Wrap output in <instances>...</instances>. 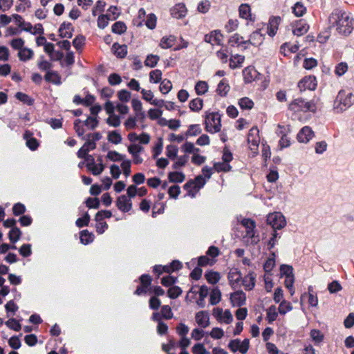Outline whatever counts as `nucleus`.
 <instances>
[{"label": "nucleus", "mask_w": 354, "mask_h": 354, "mask_svg": "<svg viewBox=\"0 0 354 354\" xmlns=\"http://www.w3.org/2000/svg\"><path fill=\"white\" fill-rule=\"evenodd\" d=\"M353 19L344 10L335 8L328 17L330 28H335L341 35L347 37L353 29Z\"/></svg>", "instance_id": "nucleus-1"}, {"label": "nucleus", "mask_w": 354, "mask_h": 354, "mask_svg": "<svg viewBox=\"0 0 354 354\" xmlns=\"http://www.w3.org/2000/svg\"><path fill=\"white\" fill-rule=\"evenodd\" d=\"M354 102V95L351 92L340 90L334 101V110L337 113L342 112L350 107Z\"/></svg>", "instance_id": "nucleus-2"}, {"label": "nucleus", "mask_w": 354, "mask_h": 354, "mask_svg": "<svg viewBox=\"0 0 354 354\" xmlns=\"http://www.w3.org/2000/svg\"><path fill=\"white\" fill-rule=\"evenodd\" d=\"M288 109L292 112H314L316 110L315 104L313 101H306L301 97L292 100L288 105Z\"/></svg>", "instance_id": "nucleus-3"}, {"label": "nucleus", "mask_w": 354, "mask_h": 354, "mask_svg": "<svg viewBox=\"0 0 354 354\" xmlns=\"http://www.w3.org/2000/svg\"><path fill=\"white\" fill-rule=\"evenodd\" d=\"M205 125L206 131L209 133L219 132L221 128V115L218 112H213L207 115Z\"/></svg>", "instance_id": "nucleus-4"}, {"label": "nucleus", "mask_w": 354, "mask_h": 354, "mask_svg": "<svg viewBox=\"0 0 354 354\" xmlns=\"http://www.w3.org/2000/svg\"><path fill=\"white\" fill-rule=\"evenodd\" d=\"M267 223L273 228V231L281 230L286 225L285 217L279 212L270 214L267 217Z\"/></svg>", "instance_id": "nucleus-5"}, {"label": "nucleus", "mask_w": 354, "mask_h": 354, "mask_svg": "<svg viewBox=\"0 0 354 354\" xmlns=\"http://www.w3.org/2000/svg\"><path fill=\"white\" fill-rule=\"evenodd\" d=\"M250 347V341L248 339H244L242 342L239 339H232L228 344V348L235 353L239 351L241 353L245 354Z\"/></svg>", "instance_id": "nucleus-6"}, {"label": "nucleus", "mask_w": 354, "mask_h": 354, "mask_svg": "<svg viewBox=\"0 0 354 354\" xmlns=\"http://www.w3.org/2000/svg\"><path fill=\"white\" fill-rule=\"evenodd\" d=\"M317 86V81L314 75H308L303 77L298 82V88L300 91H304L306 90L315 91Z\"/></svg>", "instance_id": "nucleus-7"}, {"label": "nucleus", "mask_w": 354, "mask_h": 354, "mask_svg": "<svg viewBox=\"0 0 354 354\" xmlns=\"http://www.w3.org/2000/svg\"><path fill=\"white\" fill-rule=\"evenodd\" d=\"M86 167L87 169L94 176L100 175L104 169L103 163H95L93 156L87 157Z\"/></svg>", "instance_id": "nucleus-8"}, {"label": "nucleus", "mask_w": 354, "mask_h": 354, "mask_svg": "<svg viewBox=\"0 0 354 354\" xmlns=\"http://www.w3.org/2000/svg\"><path fill=\"white\" fill-rule=\"evenodd\" d=\"M230 299L232 306L241 307L246 304V295L243 290H236L230 294Z\"/></svg>", "instance_id": "nucleus-9"}, {"label": "nucleus", "mask_w": 354, "mask_h": 354, "mask_svg": "<svg viewBox=\"0 0 354 354\" xmlns=\"http://www.w3.org/2000/svg\"><path fill=\"white\" fill-rule=\"evenodd\" d=\"M229 284L232 289H236L242 279V274L241 271L236 268H231L227 274Z\"/></svg>", "instance_id": "nucleus-10"}, {"label": "nucleus", "mask_w": 354, "mask_h": 354, "mask_svg": "<svg viewBox=\"0 0 354 354\" xmlns=\"http://www.w3.org/2000/svg\"><path fill=\"white\" fill-rule=\"evenodd\" d=\"M184 189L187 192V196L191 198L196 197L199 192V176H196L194 180L188 181L185 185Z\"/></svg>", "instance_id": "nucleus-11"}, {"label": "nucleus", "mask_w": 354, "mask_h": 354, "mask_svg": "<svg viewBox=\"0 0 354 354\" xmlns=\"http://www.w3.org/2000/svg\"><path fill=\"white\" fill-rule=\"evenodd\" d=\"M281 21V19L279 16H272L270 17L267 28V33L269 36L274 37L277 34Z\"/></svg>", "instance_id": "nucleus-12"}, {"label": "nucleus", "mask_w": 354, "mask_h": 354, "mask_svg": "<svg viewBox=\"0 0 354 354\" xmlns=\"http://www.w3.org/2000/svg\"><path fill=\"white\" fill-rule=\"evenodd\" d=\"M223 39V35L219 30H213L209 34H207L205 36V41L210 43L212 45H221Z\"/></svg>", "instance_id": "nucleus-13"}, {"label": "nucleus", "mask_w": 354, "mask_h": 354, "mask_svg": "<svg viewBox=\"0 0 354 354\" xmlns=\"http://www.w3.org/2000/svg\"><path fill=\"white\" fill-rule=\"evenodd\" d=\"M314 136L312 129L308 126L304 127L297 133V139L298 142L307 143Z\"/></svg>", "instance_id": "nucleus-14"}, {"label": "nucleus", "mask_w": 354, "mask_h": 354, "mask_svg": "<svg viewBox=\"0 0 354 354\" xmlns=\"http://www.w3.org/2000/svg\"><path fill=\"white\" fill-rule=\"evenodd\" d=\"M116 206L120 211L127 212L131 209L132 203L126 195H122L117 198Z\"/></svg>", "instance_id": "nucleus-15"}, {"label": "nucleus", "mask_w": 354, "mask_h": 354, "mask_svg": "<svg viewBox=\"0 0 354 354\" xmlns=\"http://www.w3.org/2000/svg\"><path fill=\"white\" fill-rule=\"evenodd\" d=\"M244 288L247 291H250L254 289L256 283V274L253 271L249 272V273L244 277H242L241 281Z\"/></svg>", "instance_id": "nucleus-16"}, {"label": "nucleus", "mask_w": 354, "mask_h": 354, "mask_svg": "<svg viewBox=\"0 0 354 354\" xmlns=\"http://www.w3.org/2000/svg\"><path fill=\"white\" fill-rule=\"evenodd\" d=\"M239 17L247 21L254 22L255 17L251 13V8L248 3H242L239 8Z\"/></svg>", "instance_id": "nucleus-17"}, {"label": "nucleus", "mask_w": 354, "mask_h": 354, "mask_svg": "<svg viewBox=\"0 0 354 354\" xmlns=\"http://www.w3.org/2000/svg\"><path fill=\"white\" fill-rule=\"evenodd\" d=\"M309 29L308 24L304 19H300L296 21L292 30L295 35L301 36L306 34Z\"/></svg>", "instance_id": "nucleus-18"}, {"label": "nucleus", "mask_w": 354, "mask_h": 354, "mask_svg": "<svg viewBox=\"0 0 354 354\" xmlns=\"http://www.w3.org/2000/svg\"><path fill=\"white\" fill-rule=\"evenodd\" d=\"M264 39L265 35L261 32V30H257L250 35V44L254 46H259Z\"/></svg>", "instance_id": "nucleus-19"}, {"label": "nucleus", "mask_w": 354, "mask_h": 354, "mask_svg": "<svg viewBox=\"0 0 354 354\" xmlns=\"http://www.w3.org/2000/svg\"><path fill=\"white\" fill-rule=\"evenodd\" d=\"M132 107L135 111V115L139 120H143L145 118V113L142 111V102L137 99H133L131 101Z\"/></svg>", "instance_id": "nucleus-20"}, {"label": "nucleus", "mask_w": 354, "mask_h": 354, "mask_svg": "<svg viewBox=\"0 0 354 354\" xmlns=\"http://www.w3.org/2000/svg\"><path fill=\"white\" fill-rule=\"evenodd\" d=\"M259 133V131L257 127H252L249 131L248 136V141L249 143H251L253 146L257 147L260 142V137Z\"/></svg>", "instance_id": "nucleus-21"}, {"label": "nucleus", "mask_w": 354, "mask_h": 354, "mask_svg": "<svg viewBox=\"0 0 354 354\" xmlns=\"http://www.w3.org/2000/svg\"><path fill=\"white\" fill-rule=\"evenodd\" d=\"M241 223L246 229V236H253V232L256 227L255 221L252 218H245Z\"/></svg>", "instance_id": "nucleus-22"}, {"label": "nucleus", "mask_w": 354, "mask_h": 354, "mask_svg": "<svg viewBox=\"0 0 354 354\" xmlns=\"http://www.w3.org/2000/svg\"><path fill=\"white\" fill-rule=\"evenodd\" d=\"M183 150L185 153H194L192 157V162L197 165H199V156L195 153V152L198 151V149L194 147L193 143L190 142H187L183 145Z\"/></svg>", "instance_id": "nucleus-23"}, {"label": "nucleus", "mask_w": 354, "mask_h": 354, "mask_svg": "<svg viewBox=\"0 0 354 354\" xmlns=\"http://www.w3.org/2000/svg\"><path fill=\"white\" fill-rule=\"evenodd\" d=\"M12 19H13L15 24L25 31L30 32L32 30V25L30 23L26 22L21 16L15 14L12 15Z\"/></svg>", "instance_id": "nucleus-24"}, {"label": "nucleus", "mask_w": 354, "mask_h": 354, "mask_svg": "<svg viewBox=\"0 0 354 354\" xmlns=\"http://www.w3.org/2000/svg\"><path fill=\"white\" fill-rule=\"evenodd\" d=\"M186 12V7L183 3L176 4L171 10L172 17L176 19H180L185 17Z\"/></svg>", "instance_id": "nucleus-25"}, {"label": "nucleus", "mask_w": 354, "mask_h": 354, "mask_svg": "<svg viewBox=\"0 0 354 354\" xmlns=\"http://www.w3.org/2000/svg\"><path fill=\"white\" fill-rule=\"evenodd\" d=\"M230 86L228 80L225 78L222 79L218 84L216 92L221 97H225L230 91Z\"/></svg>", "instance_id": "nucleus-26"}, {"label": "nucleus", "mask_w": 354, "mask_h": 354, "mask_svg": "<svg viewBox=\"0 0 354 354\" xmlns=\"http://www.w3.org/2000/svg\"><path fill=\"white\" fill-rule=\"evenodd\" d=\"M204 277L207 281L212 285L216 284L221 279L220 273L212 270H207Z\"/></svg>", "instance_id": "nucleus-27"}, {"label": "nucleus", "mask_w": 354, "mask_h": 354, "mask_svg": "<svg viewBox=\"0 0 354 354\" xmlns=\"http://www.w3.org/2000/svg\"><path fill=\"white\" fill-rule=\"evenodd\" d=\"M24 138L26 140V145L30 149L34 151L37 149L39 143L35 138L32 137V133L29 131L24 133Z\"/></svg>", "instance_id": "nucleus-28"}, {"label": "nucleus", "mask_w": 354, "mask_h": 354, "mask_svg": "<svg viewBox=\"0 0 354 354\" xmlns=\"http://www.w3.org/2000/svg\"><path fill=\"white\" fill-rule=\"evenodd\" d=\"M299 50V46L297 45H290L288 43L283 44L280 47V53L283 56L287 57L291 53H295Z\"/></svg>", "instance_id": "nucleus-29"}, {"label": "nucleus", "mask_w": 354, "mask_h": 354, "mask_svg": "<svg viewBox=\"0 0 354 354\" xmlns=\"http://www.w3.org/2000/svg\"><path fill=\"white\" fill-rule=\"evenodd\" d=\"M214 171V167H203L202 169V175H201V189L205 185L206 180L209 179Z\"/></svg>", "instance_id": "nucleus-30"}, {"label": "nucleus", "mask_w": 354, "mask_h": 354, "mask_svg": "<svg viewBox=\"0 0 354 354\" xmlns=\"http://www.w3.org/2000/svg\"><path fill=\"white\" fill-rule=\"evenodd\" d=\"M17 55L20 61L27 62L33 57L34 52L32 50L24 47L23 49H20Z\"/></svg>", "instance_id": "nucleus-31"}, {"label": "nucleus", "mask_w": 354, "mask_h": 354, "mask_svg": "<svg viewBox=\"0 0 354 354\" xmlns=\"http://www.w3.org/2000/svg\"><path fill=\"white\" fill-rule=\"evenodd\" d=\"M73 27L71 24H62L59 28V36L63 38H71Z\"/></svg>", "instance_id": "nucleus-32"}, {"label": "nucleus", "mask_w": 354, "mask_h": 354, "mask_svg": "<svg viewBox=\"0 0 354 354\" xmlns=\"http://www.w3.org/2000/svg\"><path fill=\"white\" fill-rule=\"evenodd\" d=\"M245 60V57L240 55H236L232 56L230 59V67L232 69L241 67L242 63Z\"/></svg>", "instance_id": "nucleus-33"}, {"label": "nucleus", "mask_w": 354, "mask_h": 354, "mask_svg": "<svg viewBox=\"0 0 354 354\" xmlns=\"http://www.w3.org/2000/svg\"><path fill=\"white\" fill-rule=\"evenodd\" d=\"M221 299V292L218 287L212 289L209 295V303L212 305H216Z\"/></svg>", "instance_id": "nucleus-34"}, {"label": "nucleus", "mask_w": 354, "mask_h": 354, "mask_svg": "<svg viewBox=\"0 0 354 354\" xmlns=\"http://www.w3.org/2000/svg\"><path fill=\"white\" fill-rule=\"evenodd\" d=\"M112 48L114 50L115 55L120 58L124 57L127 53V46L126 45L114 44Z\"/></svg>", "instance_id": "nucleus-35"}, {"label": "nucleus", "mask_w": 354, "mask_h": 354, "mask_svg": "<svg viewBox=\"0 0 354 354\" xmlns=\"http://www.w3.org/2000/svg\"><path fill=\"white\" fill-rule=\"evenodd\" d=\"M239 106L243 110H250L254 107V102L248 97H244L239 100Z\"/></svg>", "instance_id": "nucleus-36"}, {"label": "nucleus", "mask_w": 354, "mask_h": 354, "mask_svg": "<svg viewBox=\"0 0 354 354\" xmlns=\"http://www.w3.org/2000/svg\"><path fill=\"white\" fill-rule=\"evenodd\" d=\"M45 80L47 82H51L54 84L59 85L61 84L60 76L55 71H48L45 75Z\"/></svg>", "instance_id": "nucleus-37"}, {"label": "nucleus", "mask_w": 354, "mask_h": 354, "mask_svg": "<svg viewBox=\"0 0 354 354\" xmlns=\"http://www.w3.org/2000/svg\"><path fill=\"white\" fill-rule=\"evenodd\" d=\"M308 304L311 306H317L318 304V298L317 297V293L313 290V288L310 286L308 288Z\"/></svg>", "instance_id": "nucleus-38"}, {"label": "nucleus", "mask_w": 354, "mask_h": 354, "mask_svg": "<svg viewBox=\"0 0 354 354\" xmlns=\"http://www.w3.org/2000/svg\"><path fill=\"white\" fill-rule=\"evenodd\" d=\"M214 171L217 172H228L232 170V166L225 162H215L213 166Z\"/></svg>", "instance_id": "nucleus-39"}, {"label": "nucleus", "mask_w": 354, "mask_h": 354, "mask_svg": "<svg viewBox=\"0 0 354 354\" xmlns=\"http://www.w3.org/2000/svg\"><path fill=\"white\" fill-rule=\"evenodd\" d=\"M176 42V37L174 36H169L163 37L160 43V46L162 48H169L172 47Z\"/></svg>", "instance_id": "nucleus-40"}, {"label": "nucleus", "mask_w": 354, "mask_h": 354, "mask_svg": "<svg viewBox=\"0 0 354 354\" xmlns=\"http://www.w3.org/2000/svg\"><path fill=\"white\" fill-rule=\"evenodd\" d=\"M292 13L296 17H301L306 12V8L304 6V4L301 2H297L294 6L292 8Z\"/></svg>", "instance_id": "nucleus-41"}, {"label": "nucleus", "mask_w": 354, "mask_h": 354, "mask_svg": "<svg viewBox=\"0 0 354 354\" xmlns=\"http://www.w3.org/2000/svg\"><path fill=\"white\" fill-rule=\"evenodd\" d=\"M272 257L268 258L263 264V270L266 272H270L275 266V254L271 253Z\"/></svg>", "instance_id": "nucleus-42"}, {"label": "nucleus", "mask_w": 354, "mask_h": 354, "mask_svg": "<svg viewBox=\"0 0 354 354\" xmlns=\"http://www.w3.org/2000/svg\"><path fill=\"white\" fill-rule=\"evenodd\" d=\"M108 140L115 145H118L122 142L121 135L116 131H112L109 133L107 136Z\"/></svg>", "instance_id": "nucleus-43"}, {"label": "nucleus", "mask_w": 354, "mask_h": 354, "mask_svg": "<svg viewBox=\"0 0 354 354\" xmlns=\"http://www.w3.org/2000/svg\"><path fill=\"white\" fill-rule=\"evenodd\" d=\"M159 59V56L156 55L150 54L147 57L145 61V66H149L150 68H153L156 66Z\"/></svg>", "instance_id": "nucleus-44"}, {"label": "nucleus", "mask_w": 354, "mask_h": 354, "mask_svg": "<svg viewBox=\"0 0 354 354\" xmlns=\"http://www.w3.org/2000/svg\"><path fill=\"white\" fill-rule=\"evenodd\" d=\"M348 68V64L346 62H340L335 66V74L338 77L342 76L346 73Z\"/></svg>", "instance_id": "nucleus-45"}, {"label": "nucleus", "mask_w": 354, "mask_h": 354, "mask_svg": "<svg viewBox=\"0 0 354 354\" xmlns=\"http://www.w3.org/2000/svg\"><path fill=\"white\" fill-rule=\"evenodd\" d=\"M111 30L113 32L121 35L126 31L127 26L122 21H117L112 26Z\"/></svg>", "instance_id": "nucleus-46"}, {"label": "nucleus", "mask_w": 354, "mask_h": 354, "mask_svg": "<svg viewBox=\"0 0 354 354\" xmlns=\"http://www.w3.org/2000/svg\"><path fill=\"white\" fill-rule=\"evenodd\" d=\"M111 20L109 15H100L97 19V27L100 29H104L109 24V21Z\"/></svg>", "instance_id": "nucleus-47"}, {"label": "nucleus", "mask_w": 354, "mask_h": 354, "mask_svg": "<svg viewBox=\"0 0 354 354\" xmlns=\"http://www.w3.org/2000/svg\"><path fill=\"white\" fill-rule=\"evenodd\" d=\"M93 236L88 230H83L80 234V241L83 244H88L92 242Z\"/></svg>", "instance_id": "nucleus-48"}, {"label": "nucleus", "mask_w": 354, "mask_h": 354, "mask_svg": "<svg viewBox=\"0 0 354 354\" xmlns=\"http://www.w3.org/2000/svg\"><path fill=\"white\" fill-rule=\"evenodd\" d=\"M168 178L171 182L181 183L184 180L185 176L180 172L174 171L169 173Z\"/></svg>", "instance_id": "nucleus-49"}, {"label": "nucleus", "mask_w": 354, "mask_h": 354, "mask_svg": "<svg viewBox=\"0 0 354 354\" xmlns=\"http://www.w3.org/2000/svg\"><path fill=\"white\" fill-rule=\"evenodd\" d=\"M9 239L12 243H16L20 238L21 231L20 230L15 227H12L9 232Z\"/></svg>", "instance_id": "nucleus-50"}, {"label": "nucleus", "mask_w": 354, "mask_h": 354, "mask_svg": "<svg viewBox=\"0 0 354 354\" xmlns=\"http://www.w3.org/2000/svg\"><path fill=\"white\" fill-rule=\"evenodd\" d=\"M106 2L102 0H99L96 2L95 6L93 7L92 14L96 16L98 13L102 12L104 10Z\"/></svg>", "instance_id": "nucleus-51"}, {"label": "nucleus", "mask_w": 354, "mask_h": 354, "mask_svg": "<svg viewBox=\"0 0 354 354\" xmlns=\"http://www.w3.org/2000/svg\"><path fill=\"white\" fill-rule=\"evenodd\" d=\"M292 308L291 304L286 300H283L279 306V312L281 315H285Z\"/></svg>", "instance_id": "nucleus-52"}, {"label": "nucleus", "mask_w": 354, "mask_h": 354, "mask_svg": "<svg viewBox=\"0 0 354 354\" xmlns=\"http://www.w3.org/2000/svg\"><path fill=\"white\" fill-rule=\"evenodd\" d=\"M171 88H172V84L169 80L165 79L163 81L161 82L160 85V91L163 94L168 93L171 91Z\"/></svg>", "instance_id": "nucleus-53"}, {"label": "nucleus", "mask_w": 354, "mask_h": 354, "mask_svg": "<svg viewBox=\"0 0 354 354\" xmlns=\"http://www.w3.org/2000/svg\"><path fill=\"white\" fill-rule=\"evenodd\" d=\"M310 337L317 344L322 342L324 339V335L320 330L317 329H313L310 331Z\"/></svg>", "instance_id": "nucleus-54"}, {"label": "nucleus", "mask_w": 354, "mask_h": 354, "mask_svg": "<svg viewBox=\"0 0 354 354\" xmlns=\"http://www.w3.org/2000/svg\"><path fill=\"white\" fill-rule=\"evenodd\" d=\"M150 82L153 83L159 82L162 79V72L160 70L156 69L149 73Z\"/></svg>", "instance_id": "nucleus-55"}, {"label": "nucleus", "mask_w": 354, "mask_h": 354, "mask_svg": "<svg viewBox=\"0 0 354 354\" xmlns=\"http://www.w3.org/2000/svg\"><path fill=\"white\" fill-rule=\"evenodd\" d=\"M24 40L21 38H15L10 41V46L15 50H18L20 51V49H23L24 47Z\"/></svg>", "instance_id": "nucleus-56"}, {"label": "nucleus", "mask_w": 354, "mask_h": 354, "mask_svg": "<svg viewBox=\"0 0 354 354\" xmlns=\"http://www.w3.org/2000/svg\"><path fill=\"white\" fill-rule=\"evenodd\" d=\"M317 65V61L316 59L310 57V58H306L304 60L303 63V67L305 69L310 70Z\"/></svg>", "instance_id": "nucleus-57"}, {"label": "nucleus", "mask_w": 354, "mask_h": 354, "mask_svg": "<svg viewBox=\"0 0 354 354\" xmlns=\"http://www.w3.org/2000/svg\"><path fill=\"white\" fill-rule=\"evenodd\" d=\"M106 123L114 127H119L120 125V118L119 116L116 115H110L109 117L106 119Z\"/></svg>", "instance_id": "nucleus-58"}, {"label": "nucleus", "mask_w": 354, "mask_h": 354, "mask_svg": "<svg viewBox=\"0 0 354 354\" xmlns=\"http://www.w3.org/2000/svg\"><path fill=\"white\" fill-rule=\"evenodd\" d=\"M252 73H255L256 71L250 67H247L243 71V74L245 82H251L252 80H254Z\"/></svg>", "instance_id": "nucleus-59"}, {"label": "nucleus", "mask_w": 354, "mask_h": 354, "mask_svg": "<svg viewBox=\"0 0 354 354\" xmlns=\"http://www.w3.org/2000/svg\"><path fill=\"white\" fill-rule=\"evenodd\" d=\"M239 26V21L237 19H230L225 26V29L227 32L230 33L235 30Z\"/></svg>", "instance_id": "nucleus-60"}, {"label": "nucleus", "mask_w": 354, "mask_h": 354, "mask_svg": "<svg viewBox=\"0 0 354 354\" xmlns=\"http://www.w3.org/2000/svg\"><path fill=\"white\" fill-rule=\"evenodd\" d=\"M178 151V149L176 146L170 145L167 147L166 153L169 158L174 159L177 156Z\"/></svg>", "instance_id": "nucleus-61"}, {"label": "nucleus", "mask_w": 354, "mask_h": 354, "mask_svg": "<svg viewBox=\"0 0 354 354\" xmlns=\"http://www.w3.org/2000/svg\"><path fill=\"white\" fill-rule=\"evenodd\" d=\"M181 293L182 290L178 286L171 287L167 291V295L171 299L177 298Z\"/></svg>", "instance_id": "nucleus-62"}, {"label": "nucleus", "mask_w": 354, "mask_h": 354, "mask_svg": "<svg viewBox=\"0 0 354 354\" xmlns=\"http://www.w3.org/2000/svg\"><path fill=\"white\" fill-rule=\"evenodd\" d=\"M342 289L341 284L337 281H333L328 285V290L330 293H336Z\"/></svg>", "instance_id": "nucleus-63"}, {"label": "nucleus", "mask_w": 354, "mask_h": 354, "mask_svg": "<svg viewBox=\"0 0 354 354\" xmlns=\"http://www.w3.org/2000/svg\"><path fill=\"white\" fill-rule=\"evenodd\" d=\"M243 39V37L241 36L239 34L235 33L234 35L230 37V39H228V44L231 46H234L235 45L241 46V41Z\"/></svg>", "instance_id": "nucleus-64"}]
</instances>
